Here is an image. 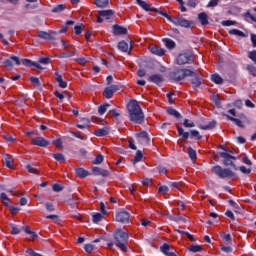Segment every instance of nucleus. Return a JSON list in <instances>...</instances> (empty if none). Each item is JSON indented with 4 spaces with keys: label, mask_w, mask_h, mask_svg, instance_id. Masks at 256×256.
I'll use <instances>...</instances> for the list:
<instances>
[{
    "label": "nucleus",
    "mask_w": 256,
    "mask_h": 256,
    "mask_svg": "<svg viewBox=\"0 0 256 256\" xmlns=\"http://www.w3.org/2000/svg\"><path fill=\"white\" fill-rule=\"evenodd\" d=\"M149 51L152 55H157V57H163V55H165V49L159 46L151 45L149 46Z\"/></svg>",
    "instance_id": "9b49d317"
},
{
    "label": "nucleus",
    "mask_w": 256,
    "mask_h": 256,
    "mask_svg": "<svg viewBox=\"0 0 256 256\" xmlns=\"http://www.w3.org/2000/svg\"><path fill=\"white\" fill-rule=\"evenodd\" d=\"M239 170L241 171V173H244L245 175H249V173H251V169L246 168L245 166H240Z\"/></svg>",
    "instance_id": "052dcab7"
},
{
    "label": "nucleus",
    "mask_w": 256,
    "mask_h": 256,
    "mask_svg": "<svg viewBox=\"0 0 256 256\" xmlns=\"http://www.w3.org/2000/svg\"><path fill=\"white\" fill-rule=\"evenodd\" d=\"M167 113L168 115H172V117H176V119H181V114L179 113V111L173 108H168Z\"/></svg>",
    "instance_id": "f704fd0d"
},
{
    "label": "nucleus",
    "mask_w": 256,
    "mask_h": 256,
    "mask_svg": "<svg viewBox=\"0 0 256 256\" xmlns=\"http://www.w3.org/2000/svg\"><path fill=\"white\" fill-rule=\"evenodd\" d=\"M76 176L80 177V179H85V177H89L91 175L89 171L83 169V168H78L75 170Z\"/></svg>",
    "instance_id": "6ab92c4d"
},
{
    "label": "nucleus",
    "mask_w": 256,
    "mask_h": 256,
    "mask_svg": "<svg viewBox=\"0 0 256 256\" xmlns=\"http://www.w3.org/2000/svg\"><path fill=\"white\" fill-rule=\"evenodd\" d=\"M188 155L192 161H195V159H197V152L191 147L188 148Z\"/></svg>",
    "instance_id": "a18cd8bd"
},
{
    "label": "nucleus",
    "mask_w": 256,
    "mask_h": 256,
    "mask_svg": "<svg viewBox=\"0 0 256 256\" xmlns=\"http://www.w3.org/2000/svg\"><path fill=\"white\" fill-rule=\"evenodd\" d=\"M118 49L123 53H131V46L125 41L119 42Z\"/></svg>",
    "instance_id": "a211bd4d"
},
{
    "label": "nucleus",
    "mask_w": 256,
    "mask_h": 256,
    "mask_svg": "<svg viewBox=\"0 0 256 256\" xmlns=\"http://www.w3.org/2000/svg\"><path fill=\"white\" fill-rule=\"evenodd\" d=\"M62 11H65V6L63 4H60L52 9V13H61Z\"/></svg>",
    "instance_id": "8fccbe9b"
},
{
    "label": "nucleus",
    "mask_w": 256,
    "mask_h": 256,
    "mask_svg": "<svg viewBox=\"0 0 256 256\" xmlns=\"http://www.w3.org/2000/svg\"><path fill=\"white\" fill-rule=\"evenodd\" d=\"M129 219H131V214L126 211H120L115 215V221L118 223H129Z\"/></svg>",
    "instance_id": "0eeeda50"
},
{
    "label": "nucleus",
    "mask_w": 256,
    "mask_h": 256,
    "mask_svg": "<svg viewBox=\"0 0 256 256\" xmlns=\"http://www.w3.org/2000/svg\"><path fill=\"white\" fill-rule=\"evenodd\" d=\"M189 77H192L191 83H192L193 87H201L202 81H201V78L199 77V75H197V73H195L193 71V74L190 75Z\"/></svg>",
    "instance_id": "f3484780"
},
{
    "label": "nucleus",
    "mask_w": 256,
    "mask_h": 256,
    "mask_svg": "<svg viewBox=\"0 0 256 256\" xmlns=\"http://www.w3.org/2000/svg\"><path fill=\"white\" fill-rule=\"evenodd\" d=\"M52 143H53V145H55V147H57L58 149H61V147H63V142L61 141V139L54 140Z\"/></svg>",
    "instance_id": "680f3d73"
},
{
    "label": "nucleus",
    "mask_w": 256,
    "mask_h": 256,
    "mask_svg": "<svg viewBox=\"0 0 256 256\" xmlns=\"http://www.w3.org/2000/svg\"><path fill=\"white\" fill-rule=\"evenodd\" d=\"M216 124H217V122L211 121L207 125H200L199 128L204 131H208L209 129H213Z\"/></svg>",
    "instance_id": "72a5a7b5"
},
{
    "label": "nucleus",
    "mask_w": 256,
    "mask_h": 256,
    "mask_svg": "<svg viewBox=\"0 0 256 256\" xmlns=\"http://www.w3.org/2000/svg\"><path fill=\"white\" fill-rule=\"evenodd\" d=\"M92 173L95 176H100V177H109V171L105 170L103 168L99 167H93L92 168Z\"/></svg>",
    "instance_id": "ddd939ff"
},
{
    "label": "nucleus",
    "mask_w": 256,
    "mask_h": 256,
    "mask_svg": "<svg viewBox=\"0 0 256 256\" xmlns=\"http://www.w3.org/2000/svg\"><path fill=\"white\" fill-rule=\"evenodd\" d=\"M75 62L78 63V65H82V66L87 65V59H85L83 57L82 58H76Z\"/></svg>",
    "instance_id": "13d9d810"
},
{
    "label": "nucleus",
    "mask_w": 256,
    "mask_h": 256,
    "mask_svg": "<svg viewBox=\"0 0 256 256\" xmlns=\"http://www.w3.org/2000/svg\"><path fill=\"white\" fill-rule=\"evenodd\" d=\"M173 25H176V27H184L185 29H189L191 27V21L183 18V17H176L172 19Z\"/></svg>",
    "instance_id": "39448f33"
},
{
    "label": "nucleus",
    "mask_w": 256,
    "mask_h": 256,
    "mask_svg": "<svg viewBox=\"0 0 256 256\" xmlns=\"http://www.w3.org/2000/svg\"><path fill=\"white\" fill-rule=\"evenodd\" d=\"M77 55V50H74L72 52L62 53L60 55V59H69V57H75Z\"/></svg>",
    "instance_id": "4c0bfd02"
},
{
    "label": "nucleus",
    "mask_w": 256,
    "mask_h": 256,
    "mask_svg": "<svg viewBox=\"0 0 256 256\" xmlns=\"http://www.w3.org/2000/svg\"><path fill=\"white\" fill-rule=\"evenodd\" d=\"M94 135L96 137H107V135H109V126H104L103 128L95 130Z\"/></svg>",
    "instance_id": "2eb2a0df"
},
{
    "label": "nucleus",
    "mask_w": 256,
    "mask_h": 256,
    "mask_svg": "<svg viewBox=\"0 0 256 256\" xmlns=\"http://www.w3.org/2000/svg\"><path fill=\"white\" fill-rule=\"evenodd\" d=\"M188 251H191L192 253H201L203 248L200 245H192L188 247Z\"/></svg>",
    "instance_id": "e433bc0d"
},
{
    "label": "nucleus",
    "mask_w": 256,
    "mask_h": 256,
    "mask_svg": "<svg viewBox=\"0 0 256 256\" xmlns=\"http://www.w3.org/2000/svg\"><path fill=\"white\" fill-rule=\"evenodd\" d=\"M220 157H222V159H224L223 164L226 167H229V166L235 167V164H233V160L237 159L235 156H231L227 152H221Z\"/></svg>",
    "instance_id": "1a4fd4ad"
},
{
    "label": "nucleus",
    "mask_w": 256,
    "mask_h": 256,
    "mask_svg": "<svg viewBox=\"0 0 256 256\" xmlns=\"http://www.w3.org/2000/svg\"><path fill=\"white\" fill-rule=\"evenodd\" d=\"M55 35H57V32L55 31L51 33L45 31H38L37 37H39V39H42L43 41H53V39H55Z\"/></svg>",
    "instance_id": "9d476101"
},
{
    "label": "nucleus",
    "mask_w": 256,
    "mask_h": 256,
    "mask_svg": "<svg viewBox=\"0 0 256 256\" xmlns=\"http://www.w3.org/2000/svg\"><path fill=\"white\" fill-rule=\"evenodd\" d=\"M3 65L4 67H6L7 69H13V61L6 59L3 61Z\"/></svg>",
    "instance_id": "5fc2aeb1"
},
{
    "label": "nucleus",
    "mask_w": 256,
    "mask_h": 256,
    "mask_svg": "<svg viewBox=\"0 0 256 256\" xmlns=\"http://www.w3.org/2000/svg\"><path fill=\"white\" fill-rule=\"evenodd\" d=\"M198 19L201 25H209V16H207V13L202 12L198 14Z\"/></svg>",
    "instance_id": "4be33fe9"
},
{
    "label": "nucleus",
    "mask_w": 256,
    "mask_h": 256,
    "mask_svg": "<svg viewBox=\"0 0 256 256\" xmlns=\"http://www.w3.org/2000/svg\"><path fill=\"white\" fill-rule=\"evenodd\" d=\"M93 223H99L103 220V215L101 213H96L92 216Z\"/></svg>",
    "instance_id": "de8ad7c7"
},
{
    "label": "nucleus",
    "mask_w": 256,
    "mask_h": 256,
    "mask_svg": "<svg viewBox=\"0 0 256 256\" xmlns=\"http://www.w3.org/2000/svg\"><path fill=\"white\" fill-rule=\"evenodd\" d=\"M105 157L101 154L97 155L95 160L92 161L93 165H101V163H103Z\"/></svg>",
    "instance_id": "c03bdc74"
},
{
    "label": "nucleus",
    "mask_w": 256,
    "mask_h": 256,
    "mask_svg": "<svg viewBox=\"0 0 256 256\" xmlns=\"http://www.w3.org/2000/svg\"><path fill=\"white\" fill-rule=\"evenodd\" d=\"M148 81H150V83H155V85H161V83H163V76L160 74H153L149 76Z\"/></svg>",
    "instance_id": "4468645a"
},
{
    "label": "nucleus",
    "mask_w": 256,
    "mask_h": 256,
    "mask_svg": "<svg viewBox=\"0 0 256 256\" xmlns=\"http://www.w3.org/2000/svg\"><path fill=\"white\" fill-rule=\"evenodd\" d=\"M211 80L213 81V83H216V85H221V83H223V78H221L219 74L212 75Z\"/></svg>",
    "instance_id": "c9c22d12"
},
{
    "label": "nucleus",
    "mask_w": 256,
    "mask_h": 256,
    "mask_svg": "<svg viewBox=\"0 0 256 256\" xmlns=\"http://www.w3.org/2000/svg\"><path fill=\"white\" fill-rule=\"evenodd\" d=\"M230 35H236L237 37H247V35H245V33H243V31L241 30H237V29H232L229 31Z\"/></svg>",
    "instance_id": "ea45409f"
},
{
    "label": "nucleus",
    "mask_w": 256,
    "mask_h": 256,
    "mask_svg": "<svg viewBox=\"0 0 256 256\" xmlns=\"http://www.w3.org/2000/svg\"><path fill=\"white\" fill-rule=\"evenodd\" d=\"M163 43L167 49H175V42L169 38H164Z\"/></svg>",
    "instance_id": "bb28decb"
},
{
    "label": "nucleus",
    "mask_w": 256,
    "mask_h": 256,
    "mask_svg": "<svg viewBox=\"0 0 256 256\" xmlns=\"http://www.w3.org/2000/svg\"><path fill=\"white\" fill-rule=\"evenodd\" d=\"M55 75H56V81H57V83H58V85H59V87H61V89H66V87H67V82H65L64 80H63V76H61L59 73H55Z\"/></svg>",
    "instance_id": "5701e85b"
},
{
    "label": "nucleus",
    "mask_w": 256,
    "mask_h": 256,
    "mask_svg": "<svg viewBox=\"0 0 256 256\" xmlns=\"http://www.w3.org/2000/svg\"><path fill=\"white\" fill-rule=\"evenodd\" d=\"M247 69L249 70V72L251 73V75H256V67L255 66H247Z\"/></svg>",
    "instance_id": "774afa93"
},
{
    "label": "nucleus",
    "mask_w": 256,
    "mask_h": 256,
    "mask_svg": "<svg viewBox=\"0 0 256 256\" xmlns=\"http://www.w3.org/2000/svg\"><path fill=\"white\" fill-rule=\"evenodd\" d=\"M177 131H178L179 137H182L184 141H187V139L191 137V135H189V132H185V130L181 126H177Z\"/></svg>",
    "instance_id": "412c9836"
},
{
    "label": "nucleus",
    "mask_w": 256,
    "mask_h": 256,
    "mask_svg": "<svg viewBox=\"0 0 256 256\" xmlns=\"http://www.w3.org/2000/svg\"><path fill=\"white\" fill-rule=\"evenodd\" d=\"M190 75H193V71L190 69H181L170 73V77L174 81H183V79H186Z\"/></svg>",
    "instance_id": "20e7f679"
},
{
    "label": "nucleus",
    "mask_w": 256,
    "mask_h": 256,
    "mask_svg": "<svg viewBox=\"0 0 256 256\" xmlns=\"http://www.w3.org/2000/svg\"><path fill=\"white\" fill-rule=\"evenodd\" d=\"M127 241H129V234L123 230H117L114 233V245L123 253H127Z\"/></svg>",
    "instance_id": "f03ea898"
},
{
    "label": "nucleus",
    "mask_w": 256,
    "mask_h": 256,
    "mask_svg": "<svg viewBox=\"0 0 256 256\" xmlns=\"http://www.w3.org/2000/svg\"><path fill=\"white\" fill-rule=\"evenodd\" d=\"M221 237H222L223 241H225V243H229V241H231V234L222 233Z\"/></svg>",
    "instance_id": "bf43d9fd"
},
{
    "label": "nucleus",
    "mask_w": 256,
    "mask_h": 256,
    "mask_svg": "<svg viewBox=\"0 0 256 256\" xmlns=\"http://www.w3.org/2000/svg\"><path fill=\"white\" fill-rule=\"evenodd\" d=\"M84 249L86 253H93V251L95 250V246L93 244H86L84 246Z\"/></svg>",
    "instance_id": "864d4df0"
},
{
    "label": "nucleus",
    "mask_w": 256,
    "mask_h": 256,
    "mask_svg": "<svg viewBox=\"0 0 256 256\" xmlns=\"http://www.w3.org/2000/svg\"><path fill=\"white\" fill-rule=\"evenodd\" d=\"M10 229H11L12 235H19V233H21V231H23V227H19L15 224H11Z\"/></svg>",
    "instance_id": "c85d7f7f"
},
{
    "label": "nucleus",
    "mask_w": 256,
    "mask_h": 256,
    "mask_svg": "<svg viewBox=\"0 0 256 256\" xmlns=\"http://www.w3.org/2000/svg\"><path fill=\"white\" fill-rule=\"evenodd\" d=\"M39 63H42V65H49L51 63V58L49 57L40 58Z\"/></svg>",
    "instance_id": "4d7b16f0"
},
{
    "label": "nucleus",
    "mask_w": 256,
    "mask_h": 256,
    "mask_svg": "<svg viewBox=\"0 0 256 256\" xmlns=\"http://www.w3.org/2000/svg\"><path fill=\"white\" fill-rule=\"evenodd\" d=\"M193 137H194L195 139H197L198 141L203 138V137L201 136V134L199 133V131H197V130H191V131H190V139H193Z\"/></svg>",
    "instance_id": "a19ab883"
},
{
    "label": "nucleus",
    "mask_w": 256,
    "mask_h": 256,
    "mask_svg": "<svg viewBox=\"0 0 256 256\" xmlns=\"http://www.w3.org/2000/svg\"><path fill=\"white\" fill-rule=\"evenodd\" d=\"M158 193H160V195H167L169 193V188L167 186H160L158 188Z\"/></svg>",
    "instance_id": "09e8293b"
},
{
    "label": "nucleus",
    "mask_w": 256,
    "mask_h": 256,
    "mask_svg": "<svg viewBox=\"0 0 256 256\" xmlns=\"http://www.w3.org/2000/svg\"><path fill=\"white\" fill-rule=\"evenodd\" d=\"M137 4L144 9V11H153V9L151 8V6L149 4H147V2L143 1V0H136Z\"/></svg>",
    "instance_id": "a878e982"
},
{
    "label": "nucleus",
    "mask_w": 256,
    "mask_h": 256,
    "mask_svg": "<svg viewBox=\"0 0 256 256\" xmlns=\"http://www.w3.org/2000/svg\"><path fill=\"white\" fill-rule=\"evenodd\" d=\"M114 35H127V29L118 25L113 26Z\"/></svg>",
    "instance_id": "aec40b11"
},
{
    "label": "nucleus",
    "mask_w": 256,
    "mask_h": 256,
    "mask_svg": "<svg viewBox=\"0 0 256 256\" xmlns=\"http://www.w3.org/2000/svg\"><path fill=\"white\" fill-rule=\"evenodd\" d=\"M219 5V0H211L208 4L207 7H217Z\"/></svg>",
    "instance_id": "338daca9"
},
{
    "label": "nucleus",
    "mask_w": 256,
    "mask_h": 256,
    "mask_svg": "<svg viewBox=\"0 0 256 256\" xmlns=\"http://www.w3.org/2000/svg\"><path fill=\"white\" fill-rule=\"evenodd\" d=\"M142 159H143V152H141V150H138L136 152L134 159L132 160L133 165H136V163H139Z\"/></svg>",
    "instance_id": "473e14b6"
},
{
    "label": "nucleus",
    "mask_w": 256,
    "mask_h": 256,
    "mask_svg": "<svg viewBox=\"0 0 256 256\" xmlns=\"http://www.w3.org/2000/svg\"><path fill=\"white\" fill-rule=\"evenodd\" d=\"M183 127H186V129H191L195 127V122H189V119H184L183 121Z\"/></svg>",
    "instance_id": "49530a36"
},
{
    "label": "nucleus",
    "mask_w": 256,
    "mask_h": 256,
    "mask_svg": "<svg viewBox=\"0 0 256 256\" xmlns=\"http://www.w3.org/2000/svg\"><path fill=\"white\" fill-rule=\"evenodd\" d=\"M45 207H46L47 211H49L50 213L55 211V206H53V204H51L49 202L45 204Z\"/></svg>",
    "instance_id": "69168bd1"
},
{
    "label": "nucleus",
    "mask_w": 256,
    "mask_h": 256,
    "mask_svg": "<svg viewBox=\"0 0 256 256\" xmlns=\"http://www.w3.org/2000/svg\"><path fill=\"white\" fill-rule=\"evenodd\" d=\"M0 199L3 203V205H5L6 207H9V197L7 196V194L1 193Z\"/></svg>",
    "instance_id": "37998d69"
},
{
    "label": "nucleus",
    "mask_w": 256,
    "mask_h": 256,
    "mask_svg": "<svg viewBox=\"0 0 256 256\" xmlns=\"http://www.w3.org/2000/svg\"><path fill=\"white\" fill-rule=\"evenodd\" d=\"M222 25L224 27H231L232 25H235V21H231V20H226L222 22Z\"/></svg>",
    "instance_id": "0e129e2a"
},
{
    "label": "nucleus",
    "mask_w": 256,
    "mask_h": 256,
    "mask_svg": "<svg viewBox=\"0 0 256 256\" xmlns=\"http://www.w3.org/2000/svg\"><path fill=\"white\" fill-rule=\"evenodd\" d=\"M117 91H119V85H111L104 89L103 95L105 99H111Z\"/></svg>",
    "instance_id": "6e6552de"
},
{
    "label": "nucleus",
    "mask_w": 256,
    "mask_h": 256,
    "mask_svg": "<svg viewBox=\"0 0 256 256\" xmlns=\"http://www.w3.org/2000/svg\"><path fill=\"white\" fill-rule=\"evenodd\" d=\"M52 157H54V159L58 161V163H65V155L61 153L52 154Z\"/></svg>",
    "instance_id": "58836bf2"
},
{
    "label": "nucleus",
    "mask_w": 256,
    "mask_h": 256,
    "mask_svg": "<svg viewBox=\"0 0 256 256\" xmlns=\"http://www.w3.org/2000/svg\"><path fill=\"white\" fill-rule=\"evenodd\" d=\"M127 109L132 123H143L145 115L143 114V110L141 109V106H139V102H137V100H131L127 105Z\"/></svg>",
    "instance_id": "f257e3e1"
},
{
    "label": "nucleus",
    "mask_w": 256,
    "mask_h": 256,
    "mask_svg": "<svg viewBox=\"0 0 256 256\" xmlns=\"http://www.w3.org/2000/svg\"><path fill=\"white\" fill-rule=\"evenodd\" d=\"M94 5L100 9H103L109 5V0H95Z\"/></svg>",
    "instance_id": "c756f323"
},
{
    "label": "nucleus",
    "mask_w": 256,
    "mask_h": 256,
    "mask_svg": "<svg viewBox=\"0 0 256 256\" xmlns=\"http://www.w3.org/2000/svg\"><path fill=\"white\" fill-rule=\"evenodd\" d=\"M3 163L8 169H13V158L11 156H6Z\"/></svg>",
    "instance_id": "cd10ccee"
},
{
    "label": "nucleus",
    "mask_w": 256,
    "mask_h": 256,
    "mask_svg": "<svg viewBox=\"0 0 256 256\" xmlns=\"http://www.w3.org/2000/svg\"><path fill=\"white\" fill-rule=\"evenodd\" d=\"M26 169H27L28 173H33V174L39 173V169L33 167L31 164H28L26 166Z\"/></svg>",
    "instance_id": "3c124183"
},
{
    "label": "nucleus",
    "mask_w": 256,
    "mask_h": 256,
    "mask_svg": "<svg viewBox=\"0 0 256 256\" xmlns=\"http://www.w3.org/2000/svg\"><path fill=\"white\" fill-rule=\"evenodd\" d=\"M98 13L100 17H104L105 19L109 20L113 15V10H100Z\"/></svg>",
    "instance_id": "393cba45"
},
{
    "label": "nucleus",
    "mask_w": 256,
    "mask_h": 256,
    "mask_svg": "<svg viewBox=\"0 0 256 256\" xmlns=\"http://www.w3.org/2000/svg\"><path fill=\"white\" fill-rule=\"evenodd\" d=\"M90 123H91V120H85V124H77L76 127L78 129H89Z\"/></svg>",
    "instance_id": "603ef678"
},
{
    "label": "nucleus",
    "mask_w": 256,
    "mask_h": 256,
    "mask_svg": "<svg viewBox=\"0 0 256 256\" xmlns=\"http://www.w3.org/2000/svg\"><path fill=\"white\" fill-rule=\"evenodd\" d=\"M227 119H229V121H233V123H235V125H237V127H244L243 122L237 118H233L229 115H226Z\"/></svg>",
    "instance_id": "79ce46f5"
},
{
    "label": "nucleus",
    "mask_w": 256,
    "mask_h": 256,
    "mask_svg": "<svg viewBox=\"0 0 256 256\" xmlns=\"http://www.w3.org/2000/svg\"><path fill=\"white\" fill-rule=\"evenodd\" d=\"M30 81L36 89H43V86L41 85V81H39V78L30 77Z\"/></svg>",
    "instance_id": "7c9ffc66"
},
{
    "label": "nucleus",
    "mask_w": 256,
    "mask_h": 256,
    "mask_svg": "<svg viewBox=\"0 0 256 256\" xmlns=\"http://www.w3.org/2000/svg\"><path fill=\"white\" fill-rule=\"evenodd\" d=\"M212 173L219 179H237V174L229 168H223L219 165L212 167Z\"/></svg>",
    "instance_id": "7ed1b4c3"
},
{
    "label": "nucleus",
    "mask_w": 256,
    "mask_h": 256,
    "mask_svg": "<svg viewBox=\"0 0 256 256\" xmlns=\"http://www.w3.org/2000/svg\"><path fill=\"white\" fill-rule=\"evenodd\" d=\"M160 249H161L162 253H163L164 255H166V256H177V255H175V253L170 252V246H169V244H163V246H161Z\"/></svg>",
    "instance_id": "b1692460"
},
{
    "label": "nucleus",
    "mask_w": 256,
    "mask_h": 256,
    "mask_svg": "<svg viewBox=\"0 0 256 256\" xmlns=\"http://www.w3.org/2000/svg\"><path fill=\"white\" fill-rule=\"evenodd\" d=\"M248 57L249 59H251L252 61H254V63H256V50L249 52L248 53Z\"/></svg>",
    "instance_id": "e2e57ef3"
},
{
    "label": "nucleus",
    "mask_w": 256,
    "mask_h": 256,
    "mask_svg": "<svg viewBox=\"0 0 256 256\" xmlns=\"http://www.w3.org/2000/svg\"><path fill=\"white\" fill-rule=\"evenodd\" d=\"M109 107H111V105L109 103L100 105L98 107V113L99 115H105V113H107V109H109Z\"/></svg>",
    "instance_id": "2f4dec72"
},
{
    "label": "nucleus",
    "mask_w": 256,
    "mask_h": 256,
    "mask_svg": "<svg viewBox=\"0 0 256 256\" xmlns=\"http://www.w3.org/2000/svg\"><path fill=\"white\" fill-rule=\"evenodd\" d=\"M191 61H193V56L189 53L180 54L176 58L177 65H187V63H191Z\"/></svg>",
    "instance_id": "423d86ee"
},
{
    "label": "nucleus",
    "mask_w": 256,
    "mask_h": 256,
    "mask_svg": "<svg viewBox=\"0 0 256 256\" xmlns=\"http://www.w3.org/2000/svg\"><path fill=\"white\" fill-rule=\"evenodd\" d=\"M137 137L139 139V143L142 145H147V143L150 141L149 134H147V132H141L137 135Z\"/></svg>",
    "instance_id": "dca6fc26"
},
{
    "label": "nucleus",
    "mask_w": 256,
    "mask_h": 256,
    "mask_svg": "<svg viewBox=\"0 0 256 256\" xmlns=\"http://www.w3.org/2000/svg\"><path fill=\"white\" fill-rule=\"evenodd\" d=\"M142 185H146L147 187H151L153 185V180L149 178H144L142 180Z\"/></svg>",
    "instance_id": "6e6d98bb"
},
{
    "label": "nucleus",
    "mask_w": 256,
    "mask_h": 256,
    "mask_svg": "<svg viewBox=\"0 0 256 256\" xmlns=\"http://www.w3.org/2000/svg\"><path fill=\"white\" fill-rule=\"evenodd\" d=\"M32 143H33V145H36L37 147H48V145H49V141H47L43 137L32 138Z\"/></svg>",
    "instance_id": "f8f14e48"
}]
</instances>
